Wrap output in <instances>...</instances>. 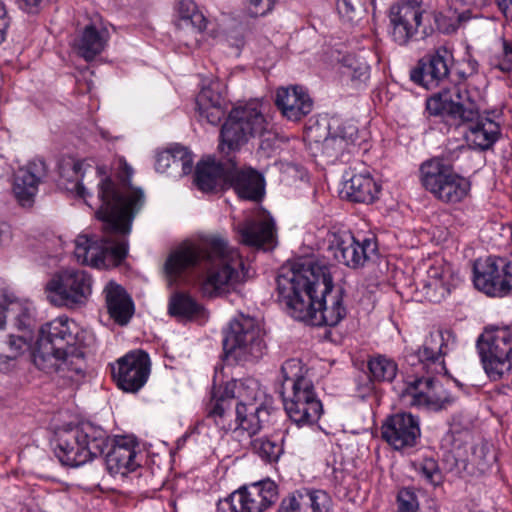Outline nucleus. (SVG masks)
<instances>
[{
    "mask_svg": "<svg viewBox=\"0 0 512 512\" xmlns=\"http://www.w3.org/2000/svg\"><path fill=\"white\" fill-rule=\"evenodd\" d=\"M382 438L395 450L414 447L420 436L419 419L411 413H396L382 425Z\"/></svg>",
    "mask_w": 512,
    "mask_h": 512,
    "instance_id": "obj_20",
    "label": "nucleus"
},
{
    "mask_svg": "<svg viewBox=\"0 0 512 512\" xmlns=\"http://www.w3.org/2000/svg\"><path fill=\"white\" fill-rule=\"evenodd\" d=\"M220 131L218 149L227 158L216 160L214 156H208L197 164L194 183L203 192H217L227 187L230 154L247 141L245 130Z\"/></svg>",
    "mask_w": 512,
    "mask_h": 512,
    "instance_id": "obj_10",
    "label": "nucleus"
},
{
    "mask_svg": "<svg viewBox=\"0 0 512 512\" xmlns=\"http://www.w3.org/2000/svg\"><path fill=\"white\" fill-rule=\"evenodd\" d=\"M335 260L343 265L358 269L376 253V244L370 238L357 240L351 233L335 234L329 246Z\"/></svg>",
    "mask_w": 512,
    "mask_h": 512,
    "instance_id": "obj_18",
    "label": "nucleus"
},
{
    "mask_svg": "<svg viewBox=\"0 0 512 512\" xmlns=\"http://www.w3.org/2000/svg\"><path fill=\"white\" fill-rule=\"evenodd\" d=\"M477 348L487 376L499 381L512 373V328L496 329L482 334Z\"/></svg>",
    "mask_w": 512,
    "mask_h": 512,
    "instance_id": "obj_14",
    "label": "nucleus"
},
{
    "mask_svg": "<svg viewBox=\"0 0 512 512\" xmlns=\"http://www.w3.org/2000/svg\"><path fill=\"white\" fill-rule=\"evenodd\" d=\"M252 449L263 460L267 462H275L283 453V447L278 441L267 438H257L251 442Z\"/></svg>",
    "mask_w": 512,
    "mask_h": 512,
    "instance_id": "obj_43",
    "label": "nucleus"
},
{
    "mask_svg": "<svg viewBox=\"0 0 512 512\" xmlns=\"http://www.w3.org/2000/svg\"><path fill=\"white\" fill-rule=\"evenodd\" d=\"M92 285V276L85 270L66 268L51 276L45 285V294L53 306L74 309L86 304Z\"/></svg>",
    "mask_w": 512,
    "mask_h": 512,
    "instance_id": "obj_11",
    "label": "nucleus"
},
{
    "mask_svg": "<svg viewBox=\"0 0 512 512\" xmlns=\"http://www.w3.org/2000/svg\"><path fill=\"white\" fill-rule=\"evenodd\" d=\"M465 6H472L476 8L485 7L488 5L489 0H457Z\"/></svg>",
    "mask_w": 512,
    "mask_h": 512,
    "instance_id": "obj_57",
    "label": "nucleus"
},
{
    "mask_svg": "<svg viewBox=\"0 0 512 512\" xmlns=\"http://www.w3.org/2000/svg\"><path fill=\"white\" fill-rule=\"evenodd\" d=\"M41 1L42 0H19V7L28 13H35Z\"/></svg>",
    "mask_w": 512,
    "mask_h": 512,
    "instance_id": "obj_56",
    "label": "nucleus"
},
{
    "mask_svg": "<svg viewBox=\"0 0 512 512\" xmlns=\"http://www.w3.org/2000/svg\"><path fill=\"white\" fill-rule=\"evenodd\" d=\"M238 507V497L235 491L228 497L218 501L217 512H240Z\"/></svg>",
    "mask_w": 512,
    "mask_h": 512,
    "instance_id": "obj_51",
    "label": "nucleus"
},
{
    "mask_svg": "<svg viewBox=\"0 0 512 512\" xmlns=\"http://www.w3.org/2000/svg\"><path fill=\"white\" fill-rule=\"evenodd\" d=\"M108 444L107 432L86 422L74 429L63 431L58 436L55 453L63 465L78 467L102 455Z\"/></svg>",
    "mask_w": 512,
    "mask_h": 512,
    "instance_id": "obj_9",
    "label": "nucleus"
},
{
    "mask_svg": "<svg viewBox=\"0 0 512 512\" xmlns=\"http://www.w3.org/2000/svg\"><path fill=\"white\" fill-rule=\"evenodd\" d=\"M103 293L105 295L108 313L120 325L129 322L133 315V303L125 289L114 281L106 284Z\"/></svg>",
    "mask_w": 512,
    "mask_h": 512,
    "instance_id": "obj_32",
    "label": "nucleus"
},
{
    "mask_svg": "<svg viewBox=\"0 0 512 512\" xmlns=\"http://www.w3.org/2000/svg\"><path fill=\"white\" fill-rule=\"evenodd\" d=\"M454 343L455 336L450 330L436 329L430 332L421 347L406 353L405 360L415 373L427 376L417 377L405 385L400 394L403 404L439 410L448 402L442 385L432 375L445 372L444 356Z\"/></svg>",
    "mask_w": 512,
    "mask_h": 512,
    "instance_id": "obj_4",
    "label": "nucleus"
},
{
    "mask_svg": "<svg viewBox=\"0 0 512 512\" xmlns=\"http://www.w3.org/2000/svg\"><path fill=\"white\" fill-rule=\"evenodd\" d=\"M419 172L422 186L442 202L458 203L470 190V182L440 158L423 162Z\"/></svg>",
    "mask_w": 512,
    "mask_h": 512,
    "instance_id": "obj_13",
    "label": "nucleus"
},
{
    "mask_svg": "<svg viewBox=\"0 0 512 512\" xmlns=\"http://www.w3.org/2000/svg\"><path fill=\"white\" fill-rule=\"evenodd\" d=\"M47 174L42 159H33L15 175L13 193L22 207H31L38 192L39 183Z\"/></svg>",
    "mask_w": 512,
    "mask_h": 512,
    "instance_id": "obj_22",
    "label": "nucleus"
},
{
    "mask_svg": "<svg viewBox=\"0 0 512 512\" xmlns=\"http://www.w3.org/2000/svg\"><path fill=\"white\" fill-rule=\"evenodd\" d=\"M135 458L134 443L122 438L115 442L106 455V466L110 474L125 476L139 466Z\"/></svg>",
    "mask_w": 512,
    "mask_h": 512,
    "instance_id": "obj_31",
    "label": "nucleus"
},
{
    "mask_svg": "<svg viewBox=\"0 0 512 512\" xmlns=\"http://www.w3.org/2000/svg\"><path fill=\"white\" fill-rule=\"evenodd\" d=\"M426 109L430 115H446L468 128H484L486 125L500 128L502 125L500 112L488 111L480 114L471 93L461 86H453L434 94L427 99Z\"/></svg>",
    "mask_w": 512,
    "mask_h": 512,
    "instance_id": "obj_8",
    "label": "nucleus"
},
{
    "mask_svg": "<svg viewBox=\"0 0 512 512\" xmlns=\"http://www.w3.org/2000/svg\"><path fill=\"white\" fill-rule=\"evenodd\" d=\"M8 27V19L6 17V10L2 3H0V44L5 39L6 29Z\"/></svg>",
    "mask_w": 512,
    "mask_h": 512,
    "instance_id": "obj_55",
    "label": "nucleus"
},
{
    "mask_svg": "<svg viewBox=\"0 0 512 512\" xmlns=\"http://www.w3.org/2000/svg\"><path fill=\"white\" fill-rule=\"evenodd\" d=\"M337 119L330 118L328 114H319L316 118L315 125L319 127L332 128L337 124Z\"/></svg>",
    "mask_w": 512,
    "mask_h": 512,
    "instance_id": "obj_54",
    "label": "nucleus"
},
{
    "mask_svg": "<svg viewBox=\"0 0 512 512\" xmlns=\"http://www.w3.org/2000/svg\"><path fill=\"white\" fill-rule=\"evenodd\" d=\"M423 288L427 297L431 301H440L450 291L443 281L442 272L439 268L432 267L427 272V280L424 281Z\"/></svg>",
    "mask_w": 512,
    "mask_h": 512,
    "instance_id": "obj_40",
    "label": "nucleus"
},
{
    "mask_svg": "<svg viewBox=\"0 0 512 512\" xmlns=\"http://www.w3.org/2000/svg\"><path fill=\"white\" fill-rule=\"evenodd\" d=\"M168 311L170 315L193 319L202 313V306L186 293H175L171 296Z\"/></svg>",
    "mask_w": 512,
    "mask_h": 512,
    "instance_id": "obj_38",
    "label": "nucleus"
},
{
    "mask_svg": "<svg viewBox=\"0 0 512 512\" xmlns=\"http://www.w3.org/2000/svg\"><path fill=\"white\" fill-rule=\"evenodd\" d=\"M469 66H470V68H471V72L476 71V68H477V63H476V61H470V62H469Z\"/></svg>",
    "mask_w": 512,
    "mask_h": 512,
    "instance_id": "obj_59",
    "label": "nucleus"
},
{
    "mask_svg": "<svg viewBox=\"0 0 512 512\" xmlns=\"http://www.w3.org/2000/svg\"><path fill=\"white\" fill-rule=\"evenodd\" d=\"M275 104L283 117L298 122L313 109V100L303 87L294 85L279 87L276 91Z\"/></svg>",
    "mask_w": 512,
    "mask_h": 512,
    "instance_id": "obj_25",
    "label": "nucleus"
},
{
    "mask_svg": "<svg viewBox=\"0 0 512 512\" xmlns=\"http://www.w3.org/2000/svg\"><path fill=\"white\" fill-rule=\"evenodd\" d=\"M331 499L322 490H302L282 500L278 512H329Z\"/></svg>",
    "mask_w": 512,
    "mask_h": 512,
    "instance_id": "obj_29",
    "label": "nucleus"
},
{
    "mask_svg": "<svg viewBox=\"0 0 512 512\" xmlns=\"http://www.w3.org/2000/svg\"><path fill=\"white\" fill-rule=\"evenodd\" d=\"M240 512H262L276 501L277 487L273 481L253 483L236 491Z\"/></svg>",
    "mask_w": 512,
    "mask_h": 512,
    "instance_id": "obj_27",
    "label": "nucleus"
},
{
    "mask_svg": "<svg viewBox=\"0 0 512 512\" xmlns=\"http://www.w3.org/2000/svg\"><path fill=\"white\" fill-rule=\"evenodd\" d=\"M423 10L415 0L400 2L390 7L389 34L398 45H407L422 24Z\"/></svg>",
    "mask_w": 512,
    "mask_h": 512,
    "instance_id": "obj_16",
    "label": "nucleus"
},
{
    "mask_svg": "<svg viewBox=\"0 0 512 512\" xmlns=\"http://www.w3.org/2000/svg\"><path fill=\"white\" fill-rule=\"evenodd\" d=\"M452 61V53L439 47L418 61L410 71V79L427 89L434 88L449 76Z\"/></svg>",
    "mask_w": 512,
    "mask_h": 512,
    "instance_id": "obj_19",
    "label": "nucleus"
},
{
    "mask_svg": "<svg viewBox=\"0 0 512 512\" xmlns=\"http://www.w3.org/2000/svg\"><path fill=\"white\" fill-rule=\"evenodd\" d=\"M7 314H12L20 327H28L31 322V307L21 301L9 285L0 278V326H3Z\"/></svg>",
    "mask_w": 512,
    "mask_h": 512,
    "instance_id": "obj_33",
    "label": "nucleus"
},
{
    "mask_svg": "<svg viewBox=\"0 0 512 512\" xmlns=\"http://www.w3.org/2000/svg\"><path fill=\"white\" fill-rule=\"evenodd\" d=\"M150 372L148 355L141 351H132L120 358L112 366V375L118 387L125 392H137L146 383Z\"/></svg>",
    "mask_w": 512,
    "mask_h": 512,
    "instance_id": "obj_17",
    "label": "nucleus"
},
{
    "mask_svg": "<svg viewBox=\"0 0 512 512\" xmlns=\"http://www.w3.org/2000/svg\"><path fill=\"white\" fill-rule=\"evenodd\" d=\"M370 376L375 381H392L397 374V364L383 355L372 357L368 362Z\"/></svg>",
    "mask_w": 512,
    "mask_h": 512,
    "instance_id": "obj_39",
    "label": "nucleus"
},
{
    "mask_svg": "<svg viewBox=\"0 0 512 512\" xmlns=\"http://www.w3.org/2000/svg\"><path fill=\"white\" fill-rule=\"evenodd\" d=\"M239 240L242 244L251 247H272L275 240V224L267 216L247 219L236 227Z\"/></svg>",
    "mask_w": 512,
    "mask_h": 512,
    "instance_id": "obj_28",
    "label": "nucleus"
},
{
    "mask_svg": "<svg viewBox=\"0 0 512 512\" xmlns=\"http://www.w3.org/2000/svg\"><path fill=\"white\" fill-rule=\"evenodd\" d=\"M264 178L252 168L239 169L229 158L227 187H232L241 199L258 201L264 195Z\"/></svg>",
    "mask_w": 512,
    "mask_h": 512,
    "instance_id": "obj_24",
    "label": "nucleus"
},
{
    "mask_svg": "<svg viewBox=\"0 0 512 512\" xmlns=\"http://www.w3.org/2000/svg\"><path fill=\"white\" fill-rule=\"evenodd\" d=\"M175 25L178 29H189L192 32H202L207 20L197 8L193 0H178L175 7Z\"/></svg>",
    "mask_w": 512,
    "mask_h": 512,
    "instance_id": "obj_37",
    "label": "nucleus"
},
{
    "mask_svg": "<svg viewBox=\"0 0 512 512\" xmlns=\"http://www.w3.org/2000/svg\"><path fill=\"white\" fill-rule=\"evenodd\" d=\"M77 324L58 317L41 326L33 361L45 373H58L60 377L78 382L84 377L86 362L80 349Z\"/></svg>",
    "mask_w": 512,
    "mask_h": 512,
    "instance_id": "obj_5",
    "label": "nucleus"
},
{
    "mask_svg": "<svg viewBox=\"0 0 512 512\" xmlns=\"http://www.w3.org/2000/svg\"><path fill=\"white\" fill-rule=\"evenodd\" d=\"M7 318H11L14 325L21 332L19 335L10 334L7 340L0 343V369H5L8 362L17 359L31 346L32 336L31 328L33 319L31 318L28 327H20L12 314H7Z\"/></svg>",
    "mask_w": 512,
    "mask_h": 512,
    "instance_id": "obj_35",
    "label": "nucleus"
},
{
    "mask_svg": "<svg viewBox=\"0 0 512 512\" xmlns=\"http://www.w3.org/2000/svg\"><path fill=\"white\" fill-rule=\"evenodd\" d=\"M468 7H469L468 10L463 11L457 15V21L459 24H463L472 18V12H471L472 6H468ZM481 8L482 7H480L479 9H481ZM473 9H477V8L473 7Z\"/></svg>",
    "mask_w": 512,
    "mask_h": 512,
    "instance_id": "obj_58",
    "label": "nucleus"
},
{
    "mask_svg": "<svg viewBox=\"0 0 512 512\" xmlns=\"http://www.w3.org/2000/svg\"><path fill=\"white\" fill-rule=\"evenodd\" d=\"M337 10L345 21L353 23L360 18L362 5L360 0H338Z\"/></svg>",
    "mask_w": 512,
    "mask_h": 512,
    "instance_id": "obj_45",
    "label": "nucleus"
},
{
    "mask_svg": "<svg viewBox=\"0 0 512 512\" xmlns=\"http://www.w3.org/2000/svg\"><path fill=\"white\" fill-rule=\"evenodd\" d=\"M451 457L454 462L449 469L461 476H481L488 472L496 461L491 444L484 441L471 447L468 458H461L459 450L454 451Z\"/></svg>",
    "mask_w": 512,
    "mask_h": 512,
    "instance_id": "obj_23",
    "label": "nucleus"
},
{
    "mask_svg": "<svg viewBox=\"0 0 512 512\" xmlns=\"http://www.w3.org/2000/svg\"><path fill=\"white\" fill-rule=\"evenodd\" d=\"M97 173L104 175L102 168H97ZM132 174V167L119 159L116 180L101 177L98 183L101 205L96 217L102 222L105 235L100 239L86 234L76 237L74 256L78 263L100 269L118 266L125 259L127 235L144 203L143 191L130 183Z\"/></svg>",
    "mask_w": 512,
    "mask_h": 512,
    "instance_id": "obj_1",
    "label": "nucleus"
},
{
    "mask_svg": "<svg viewBox=\"0 0 512 512\" xmlns=\"http://www.w3.org/2000/svg\"><path fill=\"white\" fill-rule=\"evenodd\" d=\"M80 170L81 163L74 160L65 161L59 166L60 177L67 180V182L72 183V187H67V189L75 191L77 195L82 198H86L88 194L86 191L87 189L79 181Z\"/></svg>",
    "mask_w": 512,
    "mask_h": 512,
    "instance_id": "obj_41",
    "label": "nucleus"
},
{
    "mask_svg": "<svg viewBox=\"0 0 512 512\" xmlns=\"http://www.w3.org/2000/svg\"><path fill=\"white\" fill-rule=\"evenodd\" d=\"M345 178L342 193L348 200L370 204L377 198L380 187L368 171L353 173L351 176L347 172Z\"/></svg>",
    "mask_w": 512,
    "mask_h": 512,
    "instance_id": "obj_30",
    "label": "nucleus"
},
{
    "mask_svg": "<svg viewBox=\"0 0 512 512\" xmlns=\"http://www.w3.org/2000/svg\"><path fill=\"white\" fill-rule=\"evenodd\" d=\"M359 139L358 130H326L321 143L322 151L330 157H338L345 151L351 152Z\"/></svg>",
    "mask_w": 512,
    "mask_h": 512,
    "instance_id": "obj_36",
    "label": "nucleus"
},
{
    "mask_svg": "<svg viewBox=\"0 0 512 512\" xmlns=\"http://www.w3.org/2000/svg\"><path fill=\"white\" fill-rule=\"evenodd\" d=\"M503 54L505 60L498 65L499 69L508 72L512 68V43H508L507 41H503Z\"/></svg>",
    "mask_w": 512,
    "mask_h": 512,
    "instance_id": "obj_52",
    "label": "nucleus"
},
{
    "mask_svg": "<svg viewBox=\"0 0 512 512\" xmlns=\"http://www.w3.org/2000/svg\"><path fill=\"white\" fill-rule=\"evenodd\" d=\"M398 510L397 512H417L418 500L414 491L410 488H403L397 496Z\"/></svg>",
    "mask_w": 512,
    "mask_h": 512,
    "instance_id": "obj_48",
    "label": "nucleus"
},
{
    "mask_svg": "<svg viewBox=\"0 0 512 512\" xmlns=\"http://www.w3.org/2000/svg\"><path fill=\"white\" fill-rule=\"evenodd\" d=\"M494 2L505 18L512 20V0H494Z\"/></svg>",
    "mask_w": 512,
    "mask_h": 512,
    "instance_id": "obj_53",
    "label": "nucleus"
},
{
    "mask_svg": "<svg viewBox=\"0 0 512 512\" xmlns=\"http://www.w3.org/2000/svg\"><path fill=\"white\" fill-rule=\"evenodd\" d=\"M225 86L219 81H212L203 87L196 98V107L201 125H218L225 116Z\"/></svg>",
    "mask_w": 512,
    "mask_h": 512,
    "instance_id": "obj_21",
    "label": "nucleus"
},
{
    "mask_svg": "<svg viewBox=\"0 0 512 512\" xmlns=\"http://www.w3.org/2000/svg\"><path fill=\"white\" fill-rule=\"evenodd\" d=\"M258 385L254 380L228 383L223 391L213 392L208 407L209 419L225 431H245L249 437L262 428V415L266 409L256 406Z\"/></svg>",
    "mask_w": 512,
    "mask_h": 512,
    "instance_id": "obj_6",
    "label": "nucleus"
},
{
    "mask_svg": "<svg viewBox=\"0 0 512 512\" xmlns=\"http://www.w3.org/2000/svg\"><path fill=\"white\" fill-rule=\"evenodd\" d=\"M272 125L265 114L263 103L258 99L238 102L228 113L221 128H264Z\"/></svg>",
    "mask_w": 512,
    "mask_h": 512,
    "instance_id": "obj_26",
    "label": "nucleus"
},
{
    "mask_svg": "<svg viewBox=\"0 0 512 512\" xmlns=\"http://www.w3.org/2000/svg\"><path fill=\"white\" fill-rule=\"evenodd\" d=\"M475 287L490 296L512 293V263L505 258H487L474 264Z\"/></svg>",
    "mask_w": 512,
    "mask_h": 512,
    "instance_id": "obj_15",
    "label": "nucleus"
},
{
    "mask_svg": "<svg viewBox=\"0 0 512 512\" xmlns=\"http://www.w3.org/2000/svg\"><path fill=\"white\" fill-rule=\"evenodd\" d=\"M223 348L226 355L237 362L258 360L266 350L263 331L254 318L236 317L224 333Z\"/></svg>",
    "mask_w": 512,
    "mask_h": 512,
    "instance_id": "obj_12",
    "label": "nucleus"
},
{
    "mask_svg": "<svg viewBox=\"0 0 512 512\" xmlns=\"http://www.w3.org/2000/svg\"><path fill=\"white\" fill-rule=\"evenodd\" d=\"M499 130H466L464 138L467 144L474 149L487 150L499 138Z\"/></svg>",
    "mask_w": 512,
    "mask_h": 512,
    "instance_id": "obj_42",
    "label": "nucleus"
},
{
    "mask_svg": "<svg viewBox=\"0 0 512 512\" xmlns=\"http://www.w3.org/2000/svg\"><path fill=\"white\" fill-rule=\"evenodd\" d=\"M172 169L178 176H185L192 171L193 156L187 147L180 144H173Z\"/></svg>",
    "mask_w": 512,
    "mask_h": 512,
    "instance_id": "obj_44",
    "label": "nucleus"
},
{
    "mask_svg": "<svg viewBox=\"0 0 512 512\" xmlns=\"http://www.w3.org/2000/svg\"><path fill=\"white\" fill-rule=\"evenodd\" d=\"M348 68L352 81L365 83L369 79L370 68L365 62L356 63V65L349 64Z\"/></svg>",
    "mask_w": 512,
    "mask_h": 512,
    "instance_id": "obj_50",
    "label": "nucleus"
},
{
    "mask_svg": "<svg viewBox=\"0 0 512 512\" xmlns=\"http://www.w3.org/2000/svg\"><path fill=\"white\" fill-rule=\"evenodd\" d=\"M280 373L283 379L280 394L289 418L299 426L316 423L323 412V407L315 393L313 383L303 376L301 361H285Z\"/></svg>",
    "mask_w": 512,
    "mask_h": 512,
    "instance_id": "obj_7",
    "label": "nucleus"
},
{
    "mask_svg": "<svg viewBox=\"0 0 512 512\" xmlns=\"http://www.w3.org/2000/svg\"><path fill=\"white\" fill-rule=\"evenodd\" d=\"M109 32L104 27H97L95 24L87 25L78 39L75 41V48L78 54L86 61H92L101 54L109 41Z\"/></svg>",
    "mask_w": 512,
    "mask_h": 512,
    "instance_id": "obj_34",
    "label": "nucleus"
},
{
    "mask_svg": "<svg viewBox=\"0 0 512 512\" xmlns=\"http://www.w3.org/2000/svg\"><path fill=\"white\" fill-rule=\"evenodd\" d=\"M279 301L296 320L335 326L345 316L341 292L333 291L326 265L302 258L284 265L277 277Z\"/></svg>",
    "mask_w": 512,
    "mask_h": 512,
    "instance_id": "obj_2",
    "label": "nucleus"
},
{
    "mask_svg": "<svg viewBox=\"0 0 512 512\" xmlns=\"http://www.w3.org/2000/svg\"><path fill=\"white\" fill-rule=\"evenodd\" d=\"M274 8V0H243L244 12L252 18L263 17Z\"/></svg>",
    "mask_w": 512,
    "mask_h": 512,
    "instance_id": "obj_46",
    "label": "nucleus"
},
{
    "mask_svg": "<svg viewBox=\"0 0 512 512\" xmlns=\"http://www.w3.org/2000/svg\"><path fill=\"white\" fill-rule=\"evenodd\" d=\"M173 144L166 149L159 151L156 155L155 167L158 172L165 173L168 169H172Z\"/></svg>",
    "mask_w": 512,
    "mask_h": 512,
    "instance_id": "obj_49",
    "label": "nucleus"
},
{
    "mask_svg": "<svg viewBox=\"0 0 512 512\" xmlns=\"http://www.w3.org/2000/svg\"><path fill=\"white\" fill-rule=\"evenodd\" d=\"M194 266L207 269L201 290L203 295L210 298L236 291L247 278L245 264L238 250L217 235L206 237L199 246H182L170 253L164 264L168 285H174L186 270Z\"/></svg>",
    "mask_w": 512,
    "mask_h": 512,
    "instance_id": "obj_3",
    "label": "nucleus"
},
{
    "mask_svg": "<svg viewBox=\"0 0 512 512\" xmlns=\"http://www.w3.org/2000/svg\"><path fill=\"white\" fill-rule=\"evenodd\" d=\"M420 474L433 486L442 483L443 476L434 459H424L420 466Z\"/></svg>",
    "mask_w": 512,
    "mask_h": 512,
    "instance_id": "obj_47",
    "label": "nucleus"
}]
</instances>
